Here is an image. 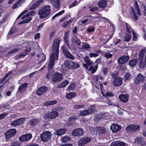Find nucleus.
<instances>
[{
  "label": "nucleus",
  "instance_id": "45",
  "mask_svg": "<svg viewBox=\"0 0 146 146\" xmlns=\"http://www.w3.org/2000/svg\"><path fill=\"white\" fill-rule=\"evenodd\" d=\"M71 138L68 136H66L62 138V142L63 143L67 142L70 140Z\"/></svg>",
  "mask_w": 146,
  "mask_h": 146
},
{
  "label": "nucleus",
  "instance_id": "54",
  "mask_svg": "<svg viewBox=\"0 0 146 146\" xmlns=\"http://www.w3.org/2000/svg\"><path fill=\"white\" fill-rule=\"evenodd\" d=\"M35 14V12L33 11L32 10L30 11L29 12L28 14H26V15H28L29 16H34Z\"/></svg>",
  "mask_w": 146,
  "mask_h": 146
},
{
  "label": "nucleus",
  "instance_id": "9",
  "mask_svg": "<svg viewBox=\"0 0 146 146\" xmlns=\"http://www.w3.org/2000/svg\"><path fill=\"white\" fill-rule=\"evenodd\" d=\"M16 130L14 129H12L8 130L5 133L6 139H8L15 136L16 134Z\"/></svg>",
  "mask_w": 146,
  "mask_h": 146
},
{
  "label": "nucleus",
  "instance_id": "43",
  "mask_svg": "<svg viewBox=\"0 0 146 146\" xmlns=\"http://www.w3.org/2000/svg\"><path fill=\"white\" fill-rule=\"evenodd\" d=\"M39 120L38 119H33L30 121V124L31 125H34L39 122Z\"/></svg>",
  "mask_w": 146,
  "mask_h": 146
},
{
  "label": "nucleus",
  "instance_id": "28",
  "mask_svg": "<svg viewBox=\"0 0 146 146\" xmlns=\"http://www.w3.org/2000/svg\"><path fill=\"white\" fill-rule=\"evenodd\" d=\"M126 143L123 142L116 141L112 143L111 146H124Z\"/></svg>",
  "mask_w": 146,
  "mask_h": 146
},
{
  "label": "nucleus",
  "instance_id": "55",
  "mask_svg": "<svg viewBox=\"0 0 146 146\" xmlns=\"http://www.w3.org/2000/svg\"><path fill=\"white\" fill-rule=\"evenodd\" d=\"M104 56L108 59L111 57L112 56V54L109 53H106L104 55Z\"/></svg>",
  "mask_w": 146,
  "mask_h": 146
},
{
  "label": "nucleus",
  "instance_id": "2",
  "mask_svg": "<svg viewBox=\"0 0 146 146\" xmlns=\"http://www.w3.org/2000/svg\"><path fill=\"white\" fill-rule=\"evenodd\" d=\"M134 7L135 9L132 7L129 10L131 17L132 19L134 21H136L139 19L138 16L137 15H141L140 10L139 9V7L136 1L134 3Z\"/></svg>",
  "mask_w": 146,
  "mask_h": 146
},
{
  "label": "nucleus",
  "instance_id": "40",
  "mask_svg": "<svg viewBox=\"0 0 146 146\" xmlns=\"http://www.w3.org/2000/svg\"><path fill=\"white\" fill-rule=\"evenodd\" d=\"M131 38V36L130 34H126L123 38V40L124 41L128 42L129 41Z\"/></svg>",
  "mask_w": 146,
  "mask_h": 146
},
{
  "label": "nucleus",
  "instance_id": "42",
  "mask_svg": "<svg viewBox=\"0 0 146 146\" xmlns=\"http://www.w3.org/2000/svg\"><path fill=\"white\" fill-rule=\"evenodd\" d=\"M20 48L19 47H17L14 49L9 52V53H8L7 55H10L11 54L14 53L16 52L19 51L20 50Z\"/></svg>",
  "mask_w": 146,
  "mask_h": 146
},
{
  "label": "nucleus",
  "instance_id": "20",
  "mask_svg": "<svg viewBox=\"0 0 146 146\" xmlns=\"http://www.w3.org/2000/svg\"><path fill=\"white\" fill-rule=\"evenodd\" d=\"M84 61L86 62V64H83L84 67L86 69H88V67L87 66H90L92 64V63L90 60L89 59V57L88 56H86L84 58Z\"/></svg>",
  "mask_w": 146,
  "mask_h": 146
},
{
  "label": "nucleus",
  "instance_id": "27",
  "mask_svg": "<svg viewBox=\"0 0 146 146\" xmlns=\"http://www.w3.org/2000/svg\"><path fill=\"white\" fill-rule=\"evenodd\" d=\"M26 0H19L16 3H15L13 6L12 7V8L15 9L20 7L21 4L24 3Z\"/></svg>",
  "mask_w": 146,
  "mask_h": 146
},
{
  "label": "nucleus",
  "instance_id": "47",
  "mask_svg": "<svg viewBox=\"0 0 146 146\" xmlns=\"http://www.w3.org/2000/svg\"><path fill=\"white\" fill-rule=\"evenodd\" d=\"M126 131L128 132H131L133 131V127L132 125L128 126L126 129Z\"/></svg>",
  "mask_w": 146,
  "mask_h": 146
},
{
  "label": "nucleus",
  "instance_id": "16",
  "mask_svg": "<svg viewBox=\"0 0 146 146\" xmlns=\"http://www.w3.org/2000/svg\"><path fill=\"white\" fill-rule=\"evenodd\" d=\"M32 137L31 134H25L19 138V140L21 141H27L30 140Z\"/></svg>",
  "mask_w": 146,
  "mask_h": 146
},
{
  "label": "nucleus",
  "instance_id": "64",
  "mask_svg": "<svg viewBox=\"0 0 146 146\" xmlns=\"http://www.w3.org/2000/svg\"><path fill=\"white\" fill-rule=\"evenodd\" d=\"M129 74L127 73L124 76V79L125 80H127L129 78Z\"/></svg>",
  "mask_w": 146,
  "mask_h": 146
},
{
  "label": "nucleus",
  "instance_id": "14",
  "mask_svg": "<svg viewBox=\"0 0 146 146\" xmlns=\"http://www.w3.org/2000/svg\"><path fill=\"white\" fill-rule=\"evenodd\" d=\"M25 120V118H21L11 123V125L13 126H15L18 125H19L24 122Z\"/></svg>",
  "mask_w": 146,
  "mask_h": 146
},
{
  "label": "nucleus",
  "instance_id": "7",
  "mask_svg": "<svg viewBox=\"0 0 146 146\" xmlns=\"http://www.w3.org/2000/svg\"><path fill=\"white\" fill-rule=\"evenodd\" d=\"M95 112V110L94 108H90L88 110L81 111L79 113V115L81 116H85L87 115L93 114Z\"/></svg>",
  "mask_w": 146,
  "mask_h": 146
},
{
  "label": "nucleus",
  "instance_id": "36",
  "mask_svg": "<svg viewBox=\"0 0 146 146\" xmlns=\"http://www.w3.org/2000/svg\"><path fill=\"white\" fill-rule=\"evenodd\" d=\"M140 61V64H139V66L141 68H143L145 67L146 64V62H145V60L144 61L142 59H139Z\"/></svg>",
  "mask_w": 146,
  "mask_h": 146
},
{
  "label": "nucleus",
  "instance_id": "59",
  "mask_svg": "<svg viewBox=\"0 0 146 146\" xmlns=\"http://www.w3.org/2000/svg\"><path fill=\"white\" fill-rule=\"evenodd\" d=\"M89 56L91 57H95L98 56V54L95 53H90L89 54Z\"/></svg>",
  "mask_w": 146,
  "mask_h": 146
},
{
  "label": "nucleus",
  "instance_id": "21",
  "mask_svg": "<svg viewBox=\"0 0 146 146\" xmlns=\"http://www.w3.org/2000/svg\"><path fill=\"white\" fill-rule=\"evenodd\" d=\"M50 2L55 8H58L59 7L60 1V0H50Z\"/></svg>",
  "mask_w": 146,
  "mask_h": 146
},
{
  "label": "nucleus",
  "instance_id": "13",
  "mask_svg": "<svg viewBox=\"0 0 146 146\" xmlns=\"http://www.w3.org/2000/svg\"><path fill=\"white\" fill-rule=\"evenodd\" d=\"M145 80V76L141 74H139L137 75L136 78H135V82L137 84H138L140 83H142L144 82Z\"/></svg>",
  "mask_w": 146,
  "mask_h": 146
},
{
  "label": "nucleus",
  "instance_id": "6",
  "mask_svg": "<svg viewBox=\"0 0 146 146\" xmlns=\"http://www.w3.org/2000/svg\"><path fill=\"white\" fill-rule=\"evenodd\" d=\"M106 130L105 128L102 127H97L95 128V130L93 131V134L98 136L102 134H105Z\"/></svg>",
  "mask_w": 146,
  "mask_h": 146
},
{
  "label": "nucleus",
  "instance_id": "8",
  "mask_svg": "<svg viewBox=\"0 0 146 146\" xmlns=\"http://www.w3.org/2000/svg\"><path fill=\"white\" fill-rule=\"evenodd\" d=\"M58 115V112L56 111H52V112L45 114L44 115L45 119H53L57 117Z\"/></svg>",
  "mask_w": 146,
  "mask_h": 146
},
{
  "label": "nucleus",
  "instance_id": "35",
  "mask_svg": "<svg viewBox=\"0 0 146 146\" xmlns=\"http://www.w3.org/2000/svg\"><path fill=\"white\" fill-rule=\"evenodd\" d=\"M143 142V139L142 137H137L135 139V143L142 144Z\"/></svg>",
  "mask_w": 146,
  "mask_h": 146
},
{
  "label": "nucleus",
  "instance_id": "5",
  "mask_svg": "<svg viewBox=\"0 0 146 146\" xmlns=\"http://www.w3.org/2000/svg\"><path fill=\"white\" fill-rule=\"evenodd\" d=\"M51 136L52 134L49 131H45L43 132L40 135L41 140L44 142H46L50 140Z\"/></svg>",
  "mask_w": 146,
  "mask_h": 146
},
{
  "label": "nucleus",
  "instance_id": "29",
  "mask_svg": "<svg viewBox=\"0 0 146 146\" xmlns=\"http://www.w3.org/2000/svg\"><path fill=\"white\" fill-rule=\"evenodd\" d=\"M66 131V129L65 128H62L56 130L55 133L57 135L60 136L64 134Z\"/></svg>",
  "mask_w": 146,
  "mask_h": 146
},
{
  "label": "nucleus",
  "instance_id": "62",
  "mask_svg": "<svg viewBox=\"0 0 146 146\" xmlns=\"http://www.w3.org/2000/svg\"><path fill=\"white\" fill-rule=\"evenodd\" d=\"M94 31V27H91L87 29V31L89 33L93 32Z\"/></svg>",
  "mask_w": 146,
  "mask_h": 146
},
{
  "label": "nucleus",
  "instance_id": "50",
  "mask_svg": "<svg viewBox=\"0 0 146 146\" xmlns=\"http://www.w3.org/2000/svg\"><path fill=\"white\" fill-rule=\"evenodd\" d=\"M85 106L84 105H75L73 106V108L75 109H79L83 108Z\"/></svg>",
  "mask_w": 146,
  "mask_h": 146
},
{
  "label": "nucleus",
  "instance_id": "31",
  "mask_svg": "<svg viewBox=\"0 0 146 146\" xmlns=\"http://www.w3.org/2000/svg\"><path fill=\"white\" fill-rule=\"evenodd\" d=\"M69 83V81L67 80H65L61 82L59 85L57 86V88H63L65 87Z\"/></svg>",
  "mask_w": 146,
  "mask_h": 146
},
{
  "label": "nucleus",
  "instance_id": "11",
  "mask_svg": "<svg viewBox=\"0 0 146 146\" xmlns=\"http://www.w3.org/2000/svg\"><path fill=\"white\" fill-rule=\"evenodd\" d=\"M84 131L81 128H77L73 130L72 134L74 136H81L83 135Z\"/></svg>",
  "mask_w": 146,
  "mask_h": 146
},
{
  "label": "nucleus",
  "instance_id": "51",
  "mask_svg": "<svg viewBox=\"0 0 146 146\" xmlns=\"http://www.w3.org/2000/svg\"><path fill=\"white\" fill-rule=\"evenodd\" d=\"M133 126V131H137L140 128V126L139 125H132Z\"/></svg>",
  "mask_w": 146,
  "mask_h": 146
},
{
  "label": "nucleus",
  "instance_id": "26",
  "mask_svg": "<svg viewBox=\"0 0 146 146\" xmlns=\"http://www.w3.org/2000/svg\"><path fill=\"white\" fill-rule=\"evenodd\" d=\"M43 1V0H39L37 1L31 7H30V9H35L36 7L39 6L42 3Z\"/></svg>",
  "mask_w": 146,
  "mask_h": 146
},
{
  "label": "nucleus",
  "instance_id": "58",
  "mask_svg": "<svg viewBox=\"0 0 146 146\" xmlns=\"http://www.w3.org/2000/svg\"><path fill=\"white\" fill-rule=\"evenodd\" d=\"M15 28L14 27L11 29L10 30V31L9 33L8 34L10 35H11L12 34L14 33L15 31Z\"/></svg>",
  "mask_w": 146,
  "mask_h": 146
},
{
  "label": "nucleus",
  "instance_id": "22",
  "mask_svg": "<svg viewBox=\"0 0 146 146\" xmlns=\"http://www.w3.org/2000/svg\"><path fill=\"white\" fill-rule=\"evenodd\" d=\"M47 88L45 86H42L38 89L37 94L38 95L40 96L46 92Z\"/></svg>",
  "mask_w": 146,
  "mask_h": 146
},
{
  "label": "nucleus",
  "instance_id": "24",
  "mask_svg": "<svg viewBox=\"0 0 146 146\" xmlns=\"http://www.w3.org/2000/svg\"><path fill=\"white\" fill-rule=\"evenodd\" d=\"M28 84L25 83L20 86L17 91L18 93H22L25 91V89L27 88Z\"/></svg>",
  "mask_w": 146,
  "mask_h": 146
},
{
  "label": "nucleus",
  "instance_id": "19",
  "mask_svg": "<svg viewBox=\"0 0 146 146\" xmlns=\"http://www.w3.org/2000/svg\"><path fill=\"white\" fill-rule=\"evenodd\" d=\"M128 56H122L118 59V62L119 64H123L126 63L128 61Z\"/></svg>",
  "mask_w": 146,
  "mask_h": 146
},
{
  "label": "nucleus",
  "instance_id": "4",
  "mask_svg": "<svg viewBox=\"0 0 146 146\" xmlns=\"http://www.w3.org/2000/svg\"><path fill=\"white\" fill-rule=\"evenodd\" d=\"M47 79H52V81L54 82H60L62 80V75L60 73L56 72L52 76V74L49 72L46 75Z\"/></svg>",
  "mask_w": 146,
  "mask_h": 146
},
{
  "label": "nucleus",
  "instance_id": "61",
  "mask_svg": "<svg viewBox=\"0 0 146 146\" xmlns=\"http://www.w3.org/2000/svg\"><path fill=\"white\" fill-rule=\"evenodd\" d=\"M11 145L12 146H18L19 145V144L18 142L15 141L12 142Z\"/></svg>",
  "mask_w": 146,
  "mask_h": 146
},
{
  "label": "nucleus",
  "instance_id": "48",
  "mask_svg": "<svg viewBox=\"0 0 146 146\" xmlns=\"http://www.w3.org/2000/svg\"><path fill=\"white\" fill-rule=\"evenodd\" d=\"M64 12H65V11L63 10L62 11H61L59 12L58 13L56 14V15H54V16H53L52 17V20H53L54 19V18H55L56 17L59 16L61 15L62 14H63L64 13Z\"/></svg>",
  "mask_w": 146,
  "mask_h": 146
},
{
  "label": "nucleus",
  "instance_id": "34",
  "mask_svg": "<svg viewBox=\"0 0 146 146\" xmlns=\"http://www.w3.org/2000/svg\"><path fill=\"white\" fill-rule=\"evenodd\" d=\"M137 62L138 60L137 59H133L129 61V64L130 66L133 67L137 64Z\"/></svg>",
  "mask_w": 146,
  "mask_h": 146
},
{
  "label": "nucleus",
  "instance_id": "25",
  "mask_svg": "<svg viewBox=\"0 0 146 146\" xmlns=\"http://www.w3.org/2000/svg\"><path fill=\"white\" fill-rule=\"evenodd\" d=\"M107 0H100L98 5L100 7L104 8L106 7L107 5Z\"/></svg>",
  "mask_w": 146,
  "mask_h": 146
},
{
  "label": "nucleus",
  "instance_id": "63",
  "mask_svg": "<svg viewBox=\"0 0 146 146\" xmlns=\"http://www.w3.org/2000/svg\"><path fill=\"white\" fill-rule=\"evenodd\" d=\"M133 39L134 41H136L137 40V36L135 32H133Z\"/></svg>",
  "mask_w": 146,
  "mask_h": 146
},
{
  "label": "nucleus",
  "instance_id": "38",
  "mask_svg": "<svg viewBox=\"0 0 146 146\" xmlns=\"http://www.w3.org/2000/svg\"><path fill=\"white\" fill-rule=\"evenodd\" d=\"M72 41L74 42H75L78 46H80L81 44V42L79 39L76 38V36H75L73 38Z\"/></svg>",
  "mask_w": 146,
  "mask_h": 146
},
{
  "label": "nucleus",
  "instance_id": "53",
  "mask_svg": "<svg viewBox=\"0 0 146 146\" xmlns=\"http://www.w3.org/2000/svg\"><path fill=\"white\" fill-rule=\"evenodd\" d=\"M80 67V65L78 63H76L74 62V64L72 65L71 69H76Z\"/></svg>",
  "mask_w": 146,
  "mask_h": 146
},
{
  "label": "nucleus",
  "instance_id": "17",
  "mask_svg": "<svg viewBox=\"0 0 146 146\" xmlns=\"http://www.w3.org/2000/svg\"><path fill=\"white\" fill-rule=\"evenodd\" d=\"M123 79L120 77H117L115 78L113 82V85L115 86H119L122 84Z\"/></svg>",
  "mask_w": 146,
  "mask_h": 146
},
{
  "label": "nucleus",
  "instance_id": "49",
  "mask_svg": "<svg viewBox=\"0 0 146 146\" xmlns=\"http://www.w3.org/2000/svg\"><path fill=\"white\" fill-rule=\"evenodd\" d=\"M75 87V84L74 83H72L70 84L67 88V90L69 91L74 89Z\"/></svg>",
  "mask_w": 146,
  "mask_h": 146
},
{
  "label": "nucleus",
  "instance_id": "10",
  "mask_svg": "<svg viewBox=\"0 0 146 146\" xmlns=\"http://www.w3.org/2000/svg\"><path fill=\"white\" fill-rule=\"evenodd\" d=\"M62 51H63V53L64 55H65L66 57L69 58L71 60H73L74 59V57L73 56L68 50V49L64 46H63L62 47Z\"/></svg>",
  "mask_w": 146,
  "mask_h": 146
},
{
  "label": "nucleus",
  "instance_id": "30",
  "mask_svg": "<svg viewBox=\"0 0 146 146\" xmlns=\"http://www.w3.org/2000/svg\"><path fill=\"white\" fill-rule=\"evenodd\" d=\"M21 19H23L25 22L27 23L30 22L32 20V18L28 15H25L21 17Z\"/></svg>",
  "mask_w": 146,
  "mask_h": 146
},
{
  "label": "nucleus",
  "instance_id": "3",
  "mask_svg": "<svg viewBox=\"0 0 146 146\" xmlns=\"http://www.w3.org/2000/svg\"><path fill=\"white\" fill-rule=\"evenodd\" d=\"M51 8L50 5H46L40 9L38 11L39 17L41 19L46 18L51 13Z\"/></svg>",
  "mask_w": 146,
  "mask_h": 146
},
{
  "label": "nucleus",
  "instance_id": "37",
  "mask_svg": "<svg viewBox=\"0 0 146 146\" xmlns=\"http://www.w3.org/2000/svg\"><path fill=\"white\" fill-rule=\"evenodd\" d=\"M74 62H72L70 61H66L65 64L67 67L71 69L72 67L73 64Z\"/></svg>",
  "mask_w": 146,
  "mask_h": 146
},
{
  "label": "nucleus",
  "instance_id": "60",
  "mask_svg": "<svg viewBox=\"0 0 146 146\" xmlns=\"http://www.w3.org/2000/svg\"><path fill=\"white\" fill-rule=\"evenodd\" d=\"M8 114V113H5L0 114V120L3 119L4 117H6Z\"/></svg>",
  "mask_w": 146,
  "mask_h": 146
},
{
  "label": "nucleus",
  "instance_id": "41",
  "mask_svg": "<svg viewBox=\"0 0 146 146\" xmlns=\"http://www.w3.org/2000/svg\"><path fill=\"white\" fill-rule=\"evenodd\" d=\"M97 68H98V65H97L95 66V67H93V66H91L90 67L89 70V71L92 70L91 73L93 74L96 71Z\"/></svg>",
  "mask_w": 146,
  "mask_h": 146
},
{
  "label": "nucleus",
  "instance_id": "57",
  "mask_svg": "<svg viewBox=\"0 0 146 146\" xmlns=\"http://www.w3.org/2000/svg\"><path fill=\"white\" fill-rule=\"evenodd\" d=\"M71 23V21H68L64 23L62 27H66L68 26Z\"/></svg>",
  "mask_w": 146,
  "mask_h": 146
},
{
  "label": "nucleus",
  "instance_id": "33",
  "mask_svg": "<svg viewBox=\"0 0 146 146\" xmlns=\"http://www.w3.org/2000/svg\"><path fill=\"white\" fill-rule=\"evenodd\" d=\"M55 100H52L48 102H46L43 103V105L45 106L53 105L56 103Z\"/></svg>",
  "mask_w": 146,
  "mask_h": 146
},
{
  "label": "nucleus",
  "instance_id": "44",
  "mask_svg": "<svg viewBox=\"0 0 146 146\" xmlns=\"http://www.w3.org/2000/svg\"><path fill=\"white\" fill-rule=\"evenodd\" d=\"M64 40L66 43L67 46L68 47H69V41L68 40V33L67 32H66L65 33Z\"/></svg>",
  "mask_w": 146,
  "mask_h": 146
},
{
  "label": "nucleus",
  "instance_id": "18",
  "mask_svg": "<svg viewBox=\"0 0 146 146\" xmlns=\"http://www.w3.org/2000/svg\"><path fill=\"white\" fill-rule=\"evenodd\" d=\"M121 127L120 125L116 123H113L110 127V129L113 132H116L120 130Z\"/></svg>",
  "mask_w": 146,
  "mask_h": 146
},
{
  "label": "nucleus",
  "instance_id": "52",
  "mask_svg": "<svg viewBox=\"0 0 146 146\" xmlns=\"http://www.w3.org/2000/svg\"><path fill=\"white\" fill-rule=\"evenodd\" d=\"M82 47L84 49H88L90 47V46L89 44L87 42H85L83 43V44H82Z\"/></svg>",
  "mask_w": 146,
  "mask_h": 146
},
{
  "label": "nucleus",
  "instance_id": "12",
  "mask_svg": "<svg viewBox=\"0 0 146 146\" xmlns=\"http://www.w3.org/2000/svg\"><path fill=\"white\" fill-rule=\"evenodd\" d=\"M91 140L90 137H84L78 141V145L79 146H82L90 142Z\"/></svg>",
  "mask_w": 146,
  "mask_h": 146
},
{
  "label": "nucleus",
  "instance_id": "39",
  "mask_svg": "<svg viewBox=\"0 0 146 146\" xmlns=\"http://www.w3.org/2000/svg\"><path fill=\"white\" fill-rule=\"evenodd\" d=\"M76 94L74 92H70L67 94L66 97L68 99H72L76 96Z\"/></svg>",
  "mask_w": 146,
  "mask_h": 146
},
{
  "label": "nucleus",
  "instance_id": "56",
  "mask_svg": "<svg viewBox=\"0 0 146 146\" xmlns=\"http://www.w3.org/2000/svg\"><path fill=\"white\" fill-rule=\"evenodd\" d=\"M126 29L127 30V32H128V33H131V32L133 33V32H134L133 31V30L132 29L129 27H128L127 25V24L126 23Z\"/></svg>",
  "mask_w": 146,
  "mask_h": 146
},
{
  "label": "nucleus",
  "instance_id": "15",
  "mask_svg": "<svg viewBox=\"0 0 146 146\" xmlns=\"http://www.w3.org/2000/svg\"><path fill=\"white\" fill-rule=\"evenodd\" d=\"M25 120V118H21L11 123V125L13 126H15L18 125H19L24 122Z\"/></svg>",
  "mask_w": 146,
  "mask_h": 146
},
{
  "label": "nucleus",
  "instance_id": "46",
  "mask_svg": "<svg viewBox=\"0 0 146 146\" xmlns=\"http://www.w3.org/2000/svg\"><path fill=\"white\" fill-rule=\"evenodd\" d=\"M102 95L104 97H106V96H108L109 97H113L114 96V95L113 93L111 92H106V94H104L102 91Z\"/></svg>",
  "mask_w": 146,
  "mask_h": 146
},
{
  "label": "nucleus",
  "instance_id": "1",
  "mask_svg": "<svg viewBox=\"0 0 146 146\" xmlns=\"http://www.w3.org/2000/svg\"><path fill=\"white\" fill-rule=\"evenodd\" d=\"M60 41L59 38L55 39L54 40L52 46V53L50 55V61L48 67L49 70L52 69L54 65L55 60H58Z\"/></svg>",
  "mask_w": 146,
  "mask_h": 146
},
{
  "label": "nucleus",
  "instance_id": "32",
  "mask_svg": "<svg viewBox=\"0 0 146 146\" xmlns=\"http://www.w3.org/2000/svg\"><path fill=\"white\" fill-rule=\"evenodd\" d=\"M146 52V50L145 49H142L139 52V59H142L144 56Z\"/></svg>",
  "mask_w": 146,
  "mask_h": 146
},
{
  "label": "nucleus",
  "instance_id": "23",
  "mask_svg": "<svg viewBox=\"0 0 146 146\" xmlns=\"http://www.w3.org/2000/svg\"><path fill=\"white\" fill-rule=\"evenodd\" d=\"M119 98L122 102H126L128 100V96L126 94H122L119 95Z\"/></svg>",
  "mask_w": 146,
  "mask_h": 146
}]
</instances>
